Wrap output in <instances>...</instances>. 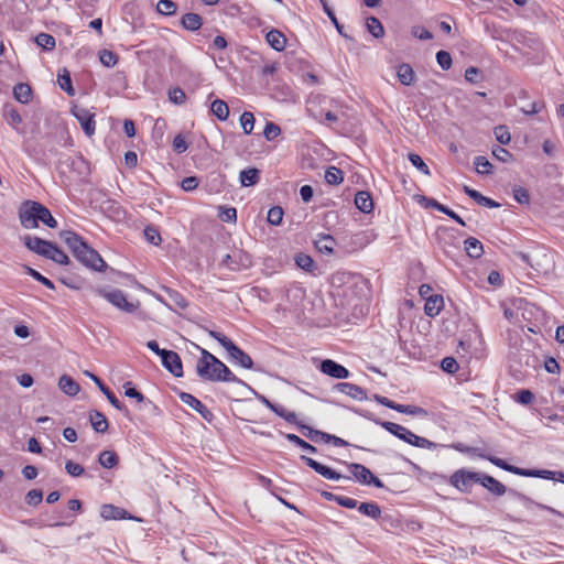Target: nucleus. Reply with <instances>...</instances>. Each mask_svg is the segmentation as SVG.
Instances as JSON below:
<instances>
[{"label": "nucleus", "mask_w": 564, "mask_h": 564, "mask_svg": "<svg viewBox=\"0 0 564 564\" xmlns=\"http://www.w3.org/2000/svg\"><path fill=\"white\" fill-rule=\"evenodd\" d=\"M195 346L200 351V358L196 364V372L199 378L212 382H241L217 357L198 345Z\"/></svg>", "instance_id": "obj_1"}, {"label": "nucleus", "mask_w": 564, "mask_h": 564, "mask_svg": "<svg viewBox=\"0 0 564 564\" xmlns=\"http://www.w3.org/2000/svg\"><path fill=\"white\" fill-rule=\"evenodd\" d=\"M59 236L72 250L74 257L84 265L96 271H104L107 268V263L100 254L89 247L76 232L66 230L62 231Z\"/></svg>", "instance_id": "obj_2"}, {"label": "nucleus", "mask_w": 564, "mask_h": 564, "mask_svg": "<svg viewBox=\"0 0 564 564\" xmlns=\"http://www.w3.org/2000/svg\"><path fill=\"white\" fill-rule=\"evenodd\" d=\"M19 220L25 229H34L39 223L50 228H56L57 221L43 204L35 200H25L19 207Z\"/></svg>", "instance_id": "obj_3"}, {"label": "nucleus", "mask_w": 564, "mask_h": 564, "mask_svg": "<svg viewBox=\"0 0 564 564\" xmlns=\"http://www.w3.org/2000/svg\"><path fill=\"white\" fill-rule=\"evenodd\" d=\"M208 335L216 339L227 351L230 361L238 364L242 368L251 369L253 361L251 357L240 349L231 339L216 330L206 329Z\"/></svg>", "instance_id": "obj_4"}, {"label": "nucleus", "mask_w": 564, "mask_h": 564, "mask_svg": "<svg viewBox=\"0 0 564 564\" xmlns=\"http://www.w3.org/2000/svg\"><path fill=\"white\" fill-rule=\"evenodd\" d=\"M380 425L387 430L389 433L393 434L398 438L404 441L408 444H411L413 446L420 447V448H426V449H434L436 447V444L431 442L430 440L419 436L414 433H412L410 430L405 429L404 426L393 423V422H381Z\"/></svg>", "instance_id": "obj_5"}, {"label": "nucleus", "mask_w": 564, "mask_h": 564, "mask_svg": "<svg viewBox=\"0 0 564 564\" xmlns=\"http://www.w3.org/2000/svg\"><path fill=\"white\" fill-rule=\"evenodd\" d=\"M451 485L463 492H468L475 482L480 481V474L458 469L451 476Z\"/></svg>", "instance_id": "obj_6"}, {"label": "nucleus", "mask_w": 564, "mask_h": 564, "mask_svg": "<svg viewBox=\"0 0 564 564\" xmlns=\"http://www.w3.org/2000/svg\"><path fill=\"white\" fill-rule=\"evenodd\" d=\"M70 113L77 119L79 122L83 131L87 137H93L96 131V121H95V113H93L90 110L80 107V106H73L70 109Z\"/></svg>", "instance_id": "obj_7"}, {"label": "nucleus", "mask_w": 564, "mask_h": 564, "mask_svg": "<svg viewBox=\"0 0 564 564\" xmlns=\"http://www.w3.org/2000/svg\"><path fill=\"white\" fill-rule=\"evenodd\" d=\"M99 294L104 296L108 302H110L113 306L126 313H133L138 306L139 302L132 303L127 300L126 294L121 290H112L109 292L99 291Z\"/></svg>", "instance_id": "obj_8"}, {"label": "nucleus", "mask_w": 564, "mask_h": 564, "mask_svg": "<svg viewBox=\"0 0 564 564\" xmlns=\"http://www.w3.org/2000/svg\"><path fill=\"white\" fill-rule=\"evenodd\" d=\"M348 468L355 479L364 485H373L377 488H383V482L375 476L366 466L351 463Z\"/></svg>", "instance_id": "obj_9"}, {"label": "nucleus", "mask_w": 564, "mask_h": 564, "mask_svg": "<svg viewBox=\"0 0 564 564\" xmlns=\"http://www.w3.org/2000/svg\"><path fill=\"white\" fill-rule=\"evenodd\" d=\"M319 370L335 379H346L349 377V370L332 359H325L321 362Z\"/></svg>", "instance_id": "obj_10"}, {"label": "nucleus", "mask_w": 564, "mask_h": 564, "mask_svg": "<svg viewBox=\"0 0 564 564\" xmlns=\"http://www.w3.org/2000/svg\"><path fill=\"white\" fill-rule=\"evenodd\" d=\"M301 459L308 467H311L313 470H315L317 474H319L321 476H323L326 479L339 480L340 478H343V476L339 473H337L336 470L332 469L330 467H328L326 465L318 463L317 460H315L311 457L303 455V456H301Z\"/></svg>", "instance_id": "obj_11"}, {"label": "nucleus", "mask_w": 564, "mask_h": 564, "mask_svg": "<svg viewBox=\"0 0 564 564\" xmlns=\"http://www.w3.org/2000/svg\"><path fill=\"white\" fill-rule=\"evenodd\" d=\"M163 367L169 370L175 377L183 376L182 360L177 352L167 350L161 358Z\"/></svg>", "instance_id": "obj_12"}, {"label": "nucleus", "mask_w": 564, "mask_h": 564, "mask_svg": "<svg viewBox=\"0 0 564 564\" xmlns=\"http://www.w3.org/2000/svg\"><path fill=\"white\" fill-rule=\"evenodd\" d=\"M334 391L340 392L357 401L367 400V392L359 386L349 382H339L333 387Z\"/></svg>", "instance_id": "obj_13"}, {"label": "nucleus", "mask_w": 564, "mask_h": 564, "mask_svg": "<svg viewBox=\"0 0 564 564\" xmlns=\"http://www.w3.org/2000/svg\"><path fill=\"white\" fill-rule=\"evenodd\" d=\"M180 399L183 403L187 404L188 406L197 411L203 419H205L208 422H212L214 417L213 413L193 394L187 392H181Z\"/></svg>", "instance_id": "obj_14"}, {"label": "nucleus", "mask_w": 564, "mask_h": 564, "mask_svg": "<svg viewBox=\"0 0 564 564\" xmlns=\"http://www.w3.org/2000/svg\"><path fill=\"white\" fill-rule=\"evenodd\" d=\"M23 241H24L25 247L29 250H31L42 257H45L46 254H48V249L52 245L51 241L41 239L39 237L29 236V235L23 238Z\"/></svg>", "instance_id": "obj_15"}, {"label": "nucleus", "mask_w": 564, "mask_h": 564, "mask_svg": "<svg viewBox=\"0 0 564 564\" xmlns=\"http://www.w3.org/2000/svg\"><path fill=\"white\" fill-rule=\"evenodd\" d=\"M85 375L89 377L100 389V391L106 395L108 401L118 410L123 411L126 410V406L118 400V398L113 394V392L110 391L108 387H106L102 381L95 376L94 373L89 371H85Z\"/></svg>", "instance_id": "obj_16"}, {"label": "nucleus", "mask_w": 564, "mask_h": 564, "mask_svg": "<svg viewBox=\"0 0 564 564\" xmlns=\"http://www.w3.org/2000/svg\"><path fill=\"white\" fill-rule=\"evenodd\" d=\"M486 489H488L490 492H492L496 496H502L506 494L507 488L503 484L495 479L494 477L489 475H481L480 474V481H479Z\"/></svg>", "instance_id": "obj_17"}, {"label": "nucleus", "mask_w": 564, "mask_h": 564, "mask_svg": "<svg viewBox=\"0 0 564 564\" xmlns=\"http://www.w3.org/2000/svg\"><path fill=\"white\" fill-rule=\"evenodd\" d=\"M444 306V300L442 295H431L424 305V312L427 316L434 317L440 314Z\"/></svg>", "instance_id": "obj_18"}, {"label": "nucleus", "mask_w": 564, "mask_h": 564, "mask_svg": "<svg viewBox=\"0 0 564 564\" xmlns=\"http://www.w3.org/2000/svg\"><path fill=\"white\" fill-rule=\"evenodd\" d=\"M128 512L119 507H116L113 505H102L100 508V516L105 520H119V519H126Z\"/></svg>", "instance_id": "obj_19"}, {"label": "nucleus", "mask_w": 564, "mask_h": 564, "mask_svg": "<svg viewBox=\"0 0 564 564\" xmlns=\"http://www.w3.org/2000/svg\"><path fill=\"white\" fill-rule=\"evenodd\" d=\"M397 76L402 85L410 86L414 84L416 76L412 66L408 63H402L397 68Z\"/></svg>", "instance_id": "obj_20"}, {"label": "nucleus", "mask_w": 564, "mask_h": 564, "mask_svg": "<svg viewBox=\"0 0 564 564\" xmlns=\"http://www.w3.org/2000/svg\"><path fill=\"white\" fill-rule=\"evenodd\" d=\"M509 495L512 496L518 501H520L523 505V507L529 509V510L532 509L533 507H536V508L542 509V510H547V511H550L552 513H557L553 508L547 507V506L542 505V503H539V502H535L531 498H529L528 496H525V495H523L521 492H518L516 490H510Z\"/></svg>", "instance_id": "obj_21"}, {"label": "nucleus", "mask_w": 564, "mask_h": 564, "mask_svg": "<svg viewBox=\"0 0 564 564\" xmlns=\"http://www.w3.org/2000/svg\"><path fill=\"white\" fill-rule=\"evenodd\" d=\"M422 202L425 203V207H432V208H435L440 212H442L443 214L449 216L452 219H454L456 223H458L459 225L462 226H465V221L455 213L453 212L452 209H449L448 207L442 205L441 203H438L437 200L435 199H432V198H426V197H422Z\"/></svg>", "instance_id": "obj_22"}, {"label": "nucleus", "mask_w": 564, "mask_h": 564, "mask_svg": "<svg viewBox=\"0 0 564 564\" xmlns=\"http://www.w3.org/2000/svg\"><path fill=\"white\" fill-rule=\"evenodd\" d=\"M265 40L268 44L275 51L281 52L285 48L286 39L279 30H271L267 33Z\"/></svg>", "instance_id": "obj_23"}, {"label": "nucleus", "mask_w": 564, "mask_h": 564, "mask_svg": "<svg viewBox=\"0 0 564 564\" xmlns=\"http://www.w3.org/2000/svg\"><path fill=\"white\" fill-rule=\"evenodd\" d=\"M355 205L360 212L365 214L372 212L373 202L370 193L366 191L358 192L355 196Z\"/></svg>", "instance_id": "obj_24"}, {"label": "nucleus", "mask_w": 564, "mask_h": 564, "mask_svg": "<svg viewBox=\"0 0 564 564\" xmlns=\"http://www.w3.org/2000/svg\"><path fill=\"white\" fill-rule=\"evenodd\" d=\"M203 24V19L199 14L197 13H185L184 15H182L181 18V25L187 30V31H197L200 29Z\"/></svg>", "instance_id": "obj_25"}, {"label": "nucleus", "mask_w": 564, "mask_h": 564, "mask_svg": "<svg viewBox=\"0 0 564 564\" xmlns=\"http://www.w3.org/2000/svg\"><path fill=\"white\" fill-rule=\"evenodd\" d=\"M58 387L65 394L69 397L76 395L80 390L79 384L67 375H63L59 378Z\"/></svg>", "instance_id": "obj_26"}, {"label": "nucleus", "mask_w": 564, "mask_h": 564, "mask_svg": "<svg viewBox=\"0 0 564 564\" xmlns=\"http://www.w3.org/2000/svg\"><path fill=\"white\" fill-rule=\"evenodd\" d=\"M335 245V239L329 235H319L318 238L315 240L316 249L325 254L333 253Z\"/></svg>", "instance_id": "obj_27"}, {"label": "nucleus", "mask_w": 564, "mask_h": 564, "mask_svg": "<svg viewBox=\"0 0 564 564\" xmlns=\"http://www.w3.org/2000/svg\"><path fill=\"white\" fill-rule=\"evenodd\" d=\"M464 245L465 250L470 258L478 259L481 257L484 249L481 242L478 239L469 237L464 241Z\"/></svg>", "instance_id": "obj_28"}, {"label": "nucleus", "mask_w": 564, "mask_h": 564, "mask_svg": "<svg viewBox=\"0 0 564 564\" xmlns=\"http://www.w3.org/2000/svg\"><path fill=\"white\" fill-rule=\"evenodd\" d=\"M89 420H90L93 429L97 433H105L107 431L108 421L101 412L93 411L89 415Z\"/></svg>", "instance_id": "obj_29"}, {"label": "nucleus", "mask_w": 564, "mask_h": 564, "mask_svg": "<svg viewBox=\"0 0 564 564\" xmlns=\"http://www.w3.org/2000/svg\"><path fill=\"white\" fill-rule=\"evenodd\" d=\"M210 111L213 112L214 116L217 117V119H219L220 121H225L228 119L229 117V107L228 105L221 100V99H216L212 102L210 105Z\"/></svg>", "instance_id": "obj_30"}, {"label": "nucleus", "mask_w": 564, "mask_h": 564, "mask_svg": "<svg viewBox=\"0 0 564 564\" xmlns=\"http://www.w3.org/2000/svg\"><path fill=\"white\" fill-rule=\"evenodd\" d=\"M358 510L360 513L373 520H378L382 513L380 507L376 502H361L358 506Z\"/></svg>", "instance_id": "obj_31"}, {"label": "nucleus", "mask_w": 564, "mask_h": 564, "mask_svg": "<svg viewBox=\"0 0 564 564\" xmlns=\"http://www.w3.org/2000/svg\"><path fill=\"white\" fill-rule=\"evenodd\" d=\"M45 258L63 265L68 264L69 262L68 256L53 242L48 249V254H46Z\"/></svg>", "instance_id": "obj_32"}, {"label": "nucleus", "mask_w": 564, "mask_h": 564, "mask_svg": "<svg viewBox=\"0 0 564 564\" xmlns=\"http://www.w3.org/2000/svg\"><path fill=\"white\" fill-rule=\"evenodd\" d=\"M240 182L242 186H252L259 182V170L254 167L246 169L240 172Z\"/></svg>", "instance_id": "obj_33"}, {"label": "nucleus", "mask_w": 564, "mask_h": 564, "mask_svg": "<svg viewBox=\"0 0 564 564\" xmlns=\"http://www.w3.org/2000/svg\"><path fill=\"white\" fill-rule=\"evenodd\" d=\"M99 464L104 468L111 469L118 465V456L113 451H102L98 457Z\"/></svg>", "instance_id": "obj_34"}, {"label": "nucleus", "mask_w": 564, "mask_h": 564, "mask_svg": "<svg viewBox=\"0 0 564 564\" xmlns=\"http://www.w3.org/2000/svg\"><path fill=\"white\" fill-rule=\"evenodd\" d=\"M14 97L22 104H28L32 96V89L28 84H18L13 89Z\"/></svg>", "instance_id": "obj_35"}, {"label": "nucleus", "mask_w": 564, "mask_h": 564, "mask_svg": "<svg viewBox=\"0 0 564 564\" xmlns=\"http://www.w3.org/2000/svg\"><path fill=\"white\" fill-rule=\"evenodd\" d=\"M366 25L368 32L371 33L376 39H380L384 35L383 25L376 17L368 18Z\"/></svg>", "instance_id": "obj_36"}, {"label": "nucleus", "mask_w": 564, "mask_h": 564, "mask_svg": "<svg viewBox=\"0 0 564 564\" xmlns=\"http://www.w3.org/2000/svg\"><path fill=\"white\" fill-rule=\"evenodd\" d=\"M295 263L299 268L310 273L316 269L314 260L306 253H297L295 256Z\"/></svg>", "instance_id": "obj_37"}, {"label": "nucleus", "mask_w": 564, "mask_h": 564, "mask_svg": "<svg viewBox=\"0 0 564 564\" xmlns=\"http://www.w3.org/2000/svg\"><path fill=\"white\" fill-rule=\"evenodd\" d=\"M57 82H58L61 89H63L65 93H67L68 96L75 95V89L73 88V85H72L70 75L66 69H64L63 73H58Z\"/></svg>", "instance_id": "obj_38"}, {"label": "nucleus", "mask_w": 564, "mask_h": 564, "mask_svg": "<svg viewBox=\"0 0 564 564\" xmlns=\"http://www.w3.org/2000/svg\"><path fill=\"white\" fill-rule=\"evenodd\" d=\"M343 171L335 167L329 166L325 172V181L330 185H338L343 182Z\"/></svg>", "instance_id": "obj_39"}, {"label": "nucleus", "mask_w": 564, "mask_h": 564, "mask_svg": "<svg viewBox=\"0 0 564 564\" xmlns=\"http://www.w3.org/2000/svg\"><path fill=\"white\" fill-rule=\"evenodd\" d=\"M397 411L400 413L409 414V415H415V416H426L427 411L423 408L416 406V405H409V404H399L397 406Z\"/></svg>", "instance_id": "obj_40"}, {"label": "nucleus", "mask_w": 564, "mask_h": 564, "mask_svg": "<svg viewBox=\"0 0 564 564\" xmlns=\"http://www.w3.org/2000/svg\"><path fill=\"white\" fill-rule=\"evenodd\" d=\"M35 43L46 50V51H52L54 47H55V39L54 36H52L51 34H47V33H40L36 37H35Z\"/></svg>", "instance_id": "obj_41"}, {"label": "nucleus", "mask_w": 564, "mask_h": 564, "mask_svg": "<svg viewBox=\"0 0 564 564\" xmlns=\"http://www.w3.org/2000/svg\"><path fill=\"white\" fill-rule=\"evenodd\" d=\"M300 429L303 432L307 431V433H304V435L306 437H308L311 441L316 442V443L317 442H325L326 443L327 433L322 432V431H317V430H313L310 426L303 425V424L300 425Z\"/></svg>", "instance_id": "obj_42"}, {"label": "nucleus", "mask_w": 564, "mask_h": 564, "mask_svg": "<svg viewBox=\"0 0 564 564\" xmlns=\"http://www.w3.org/2000/svg\"><path fill=\"white\" fill-rule=\"evenodd\" d=\"M100 63L106 67H113L118 63V55L109 50H101L99 52Z\"/></svg>", "instance_id": "obj_43"}, {"label": "nucleus", "mask_w": 564, "mask_h": 564, "mask_svg": "<svg viewBox=\"0 0 564 564\" xmlns=\"http://www.w3.org/2000/svg\"><path fill=\"white\" fill-rule=\"evenodd\" d=\"M273 412L291 424H296L299 426L301 425L297 421L296 414L286 410L283 405L278 404L276 409H273Z\"/></svg>", "instance_id": "obj_44"}, {"label": "nucleus", "mask_w": 564, "mask_h": 564, "mask_svg": "<svg viewBox=\"0 0 564 564\" xmlns=\"http://www.w3.org/2000/svg\"><path fill=\"white\" fill-rule=\"evenodd\" d=\"M285 438L290 441L291 443L295 444L296 446L301 447L304 451H307L310 453H316L317 449L315 446L311 445L310 443L302 440L300 436L295 434H285Z\"/></svg>", "instance_id": "obj_45"}, {"label": "nucleus", "mask_w": 564, "mask_h": 564, "mask_svg": "<svg viewBox=\"0 0 564 564\" xmlns=\"http://www.w3.org/2000/svg\"><path fill=\"white\" fill-rule=\"evenodd\" d=\"M322 6H323V9L325 11V13L327 14V17L330 19V21L333 22V24L335 25L336 30L338 31V33L344 36V37H348L347 34L344 33L343 31V25L339 24L334 11L330 9V7L328 6L327 1L326 0H319Z\"/></svg>", "instance_id": "obj_46"}, {"label": "nucleus", "mask_w": 564, "mask_h": 564, "mask_svg": "<svg viewBox=\"0 0 564 564\" xmlns=\"http://www.w3.org/2000/svg\"><path fill=\"white\" fill-rule=\"evenodd\" d=\"M177 6L172 0H160L156 4V10L161 14L172 15L176 12Z\"/></svg>", "instance_id": "obj_47"}, {"label": "nucleus", "mask_w": 564, "mask_h": 564, "mask_svg": "<svg viewBox=\"0 0 564 564\" xmlns=\"http://www.w3.org/2000/svg\"><path fill=\"white\" fill-rule=\"evenodd\" d=\"M240 124L246 134H250L254 127V116L249 111H245L240 117Z\"/></svg>", "instance_id": "obj_48"}, {"label": "nucleus", "mask_w": 564, "mask_h": 564, "mask_svg": "<svg viewBox=\"0 0 564 564\" xmlns=\"http://www.w3.org/2000/svg\"><path fill=\"white\" fill-rule=\"evenodd\" d=\"M474 164H475V167H476V171L479 173V174H489L491 173V163L485 158V156H476L475 160H474Z\"/></svg>", "instance_id": "obj_49"}, {"label": "nucleus", "mask_w": 564, "mask_h": 564, "mask_svg": "<svg viewBox=\"0 0 564 564\" xmlns=\"http://www.w3.org/2000/svg\"><path fill=\"white\" fill-rule=\"evenodd\" d=\"M283 214V209L280 206H274L269 209L267 219L269 224L278 226L282 223Z\"/></svg>", "instance_id": "obj_50"}, {"label": "nucleus", "mask_w": 564, "mask_h": 564, "mask_svg": "<svg viewBox=\"0 0 564 564\" xmlns=\"http://www.w3.org/2000/svg\"><path fill=\"white\" fill-rule=\"evenodd\" d=\"M169 99L175 105H183L186 101V94L180 87H174L169 90Z\"/></svg>", "instance_id": "obj_51"}, {"label": "nucleus", "mask_w": 564, "mask_h": 564, "mask_svg": "<svg viewBox=\"0 0 564 564\" xmlns=\"http://www.w3.org/2000/svg\"><path fill=\"white\" fill-rule=\"evenodd\" d=\"M25 271L34 280L39 281L40 283H42L46 288H48V289H54L55 288L54 283L50 279L45 278L44 275H42L40 272L34 270L33 268L25 265Z\"/></svg>", "instance_id": "obj_52"}, {"label": "nucleus", "mask_w": 564, "mask_h": 564, "mask_svg": "<svg viewBox=\"0 0 564 564\" xmlns=\"http://www.w3.org/2000/svg\"><path fill=\"white\" fill-rule=\"evenodd\" d=\"M495 137L501 144H508L511 141V134L506 126H498L494 130Z\"/></svg>", "instance_id": "obj_53"}, {"label": "nucleus", "mask_w": 564, "mask_h": 564, "mask_svg": "<svg viewBox=\"0 0 564 564\" xmlns=\"http://www.w3.org/2000/svg\"><path fill=\"white\" fill-rule=\"evenodd\" d=\"M492 156L503 163H507L512 160V154L505 148L500 145H496L492 148Z\"/></svg>", "instance_id": "obj_54"}, {"label": "nucleus", "mask_w": 564, "mask_h": 564, "mask_svg": "<svg viewBox=\"0 0 564 564\" xmlns=\"http://www.w3.org/2000/svg\"><path fill=\"white\" fill-rule=\"evenodd\" d=\"M409 161L412 163L413 166H415L423 174H425V175L431 174L429 166L425 164V162L422 160V158L419 154L410 153Z\"/></svg>", "instance_id": "obj_55"}, {"label": "nucleus", "mask_w": 564, "mask_h": 564, "mask_svg": "<svg viewBox=\"0 0 564 564\" xmlns=\"http://www.w3.org/2000/svg\"><path fill=\"white\" fill-rule=\"evenodd\" d=\"M65 470L72 477H79L85 471L84 467L80 464L75 463V462H73L70 459H68L65 463Z\"/></svg>", "instance_id": "obj_56"}, {"label": "nucleus", "mask_w": 564, "mask_h": 564, "mask_svg": "<svg viewBox=\"0 0 564 564\" xmlns=\"http://www.w3.org/2000/svg\"><path fill=\"white\" fill-rule=\"evenodd\" d=\"M436 61L440 67L444 70H447L452 66V56L446 51H438L436 53Z\"/></svg>", "instance_id": "obj_57"}, {"label": "nucleus", "mask_w": 564, "mask_h": 564, "mask_svg": "<svg viewBox=\"0 0 564 564\" xmlns=\"http://www.w3.org/2000/svg\"><path fill=\"white\" fill-rule=\"evenodd\" d=\"M281 134V129L273 122H267L263 130V135L267 140L271 141Z\"/></svg>", "instance_id": "obj_58"}, {"label": "nucleus", "mask_w": 564, "mask_h": 564, "mask_svg": "<svg viewBox=\"0 0 564 564\" xmlns=\"http://www.w3.org/2000/svg\"><path fill=\"white\" fill-rule=\"evenodd\" d=\"M169 295L177 308L185 310L188 306L187 300L181 293L169 290Z\"/></svg>", "instance_id": "obj_59"}, {"label": "nucleus", "mask_w": 564, "mask_h": 564, "mask_svg": "<svg viewBox=\"0 0 564 564\" xmlns=\"http://www.w3.org/2000/svg\"><path fill=\"white\" fill-rule=\"evenodd\" d=\"M43 499V492L40 489H32L25 496V502L29 506H37Z\"/></svg>", "instance_id": "obj_60"}, {"label": "nucleus", "mask_w": 564, "mask_h": 564, "mask_svg": "<svg viewBox=\"0 0 564 564\" xmlns=\"http://www.w3.org/2000/svg\"><path fill=\"white\" fill-rule=\"evenodd\" d=\"M144 237L150 243L154 246H158L161 242L160 232L154 227L148 226L144 229Z\"/></svg>", "instance_id": "obj_61"}, {"label": "nucleus", "mask_w": 564, "mask_h": 564, "mask_svg": "<svg viewBox=\"0 0 564 564\" xmlns=\"http://www.w3.org/2000/svg\"><path fill=\"white\" fill-rule=\"evenodd\" d=\"M514 400L521 404L528 405L534 400V394L530 390L523 389L514 395Z\"/></svg>", "instance_id": "obj_62"}, {"label": "nucleus", "mask_w": 564, "mask_h": 564, "mask_svg": "<svg viewBox=\"0 0 564 564\" xmlns=\"http://www.w3.org/2000/svg\"><path fill=\"white\" fill-rule=\"evenodd\" d=\"M441 367L448 373H455L459 368L458 362L453 357H445L441 362Z\"/></svg>", "instance_id": "obj_63"}, {"label": "nucleus", "mask_w": 564, "mask_h": 564, "mask_svg": "<svg viewBox=\"0 0 564 564\" xmlns=\"http://www.w3.org/2000/svg\"><path fill=\"white\" fill-rule=\"evenodd\" d=\"M199 180L196 176H187L182 180L181 187L185 192H192L198 187Z\"/></svg>", "instance_id": "obj_64"}]
</instances>
